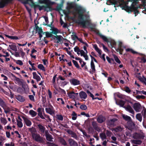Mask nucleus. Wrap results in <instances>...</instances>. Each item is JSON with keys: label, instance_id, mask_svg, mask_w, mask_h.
I'll return each mask as SVG.
<instances>
[{"label": "nucleus", "instance_id": "nucleus-1", "mask_svg": "<svg viewBox=\"0 0 146 146\" xmlns=\"http://www.w3.org/2000/svg\"><path fill=\"white\" fill-rule=\"evenodd\" d=\"M74 9L78 12L79 15L77 23L82 26L83 27H86V25L89 24V21L87 20H84L83 19V13L85 12V11L80 6H78L74 7Z\"/></svg>", "mask_w": 146, "mask_h": 146}, {"label": "nucleus", "instance_id": "nucleus-2", "mask_svg": "<svg viewBox=\"0 0 146 146\" xmlns=\"http://www.w3.org/2000/svg\"><path fill=\"white\" fill-rule=\"evenodd\" d=\"M128 1H131L132 2L131 6L129 7L127 5H125L124 7V9L127 12L129 13L134 11L135 16H136L139 13L138 9L140 8L139 6L135 7L137 4L139 2L138 0H128Z\"/></svg>", "mask_w": 146, "mask_h": 146}, {"label": "nucleus", "instance_id": "nucleus-3", "mask_svg": "<svg viewBox=\"0 0 146 146\" xmlns=\"http://www.w3.org/2000/svg\"><path fill=\"white\" fill-rule=\"evenodd\" d=\"M63 38L62 36L60 35H56L55 36H54L53 37V38L54 40V42L57 43L60 42L62 43L63 42V41L62 39Z\"/></svg>", "mask_w": 146, "mask_h": 146}, {"label": "nucleus", "instance_id": "nucleus-4", "mask_svg": "<svg viewBox=\"0 0 146 146\" xmlns=\"http://www.w3.org/2000/svg\"><path fill=\"white\" fill-rule=\"evenodd\" d=\"M127 125L125 127L129 130H131L135 128V124L132 120L127 122Z\"/></svg>", "mask_w": 146, "mask_h": 146}, {"label": "nucleus", "instance_id": "nucleus-5", "mask_svg": "<svg viewBox=\"0 0 146 146\" xmlns=\"http://www.w3.org/2000/svg\"><path fill=\"white\" fill-rule=\"evenodd\" d=\"M118 120V119L114 118L108 120L106 121L107 125L109 126H113L115 125V122Z\"/></svg>", "mask_w": 146, "mask_h": 146}, {"label": "nucleus", "instance_id": "nucleus-6", "mask_svg": "<svg viewBox=\"0 0 146 146\" xmlns=\"http://www.w3.org/2000/svg\"><path fill=\"white\" fill-rule=\"evenodd\" d=\"M32 137L36 141L42 142L43 141L42 137H41L40 135L37 133L34 135Z\"/></svg>", "mask_w": 146, "mask_h": 146}, {"label": "nucleus", "instance_id": "nucleus-7", "mask_svg": "<svg viewBox=\"0 0 146 146\" xmlns=\"http://www.w3.org/2000/svg\"><path fill=\"white\" fill-rule=\"evenodd\" d=\"M29 5L31 6V7H33L35 8L37 7H38L39 10L40 11L42 9H44V5H43L42 6H40L38 5H36L34 3L32 0H31L30 2Z\"/></svg>", "mask_w": 146, "mask_h": 146}, {"label": "nucleus", "instance_id": "nucleus-8", "mask_svg": "<svg viewBox=\"0 0 146 146\" xmlns=\"http://www.w3.org/2000/svg\"><path fill=\"white\" fill-rule=\"evenodd\" d=\"M92 125L94 129L97 131L100 132L101 130V128L98 126V124L96 121L92 122Z\"/></svg>", "mask_w": 146, "mask_h": 146}, {"label": "nucleus", "instance_id": "nucleus-9", "mask_svg": "<svg viewBox=\"0 0 146 146\" xmlns=\"http://www.w3.org/2000/svg\"><path fill=\"white\" fill-rule=\"evenodd\" d=\"M133 107L136 111L137 112L139 111L141 109V104L138 103H135L133 105Z\"/></svg>", "mask_w": 146, "mask_h": 146}, {"label": "nucleus", "instance_id": "nucleus-10", "mask_svg": "<svg viewBox=\"0 0 146 146\" xmlns=\"http://www.w3.org/2000/svg\"><path fill=\"white\" fill-rule=\"evenodd\" d=\"M68 141L70 146H78L77 142L72 138H69Z\"/></svg>", "mask_w": 146, "mask_h": 146}, {"label": "nucleus", "instance_id": "nucleus-11", "mask_svg": "<svg viewBox=\"0 0 146 146\" xmlns=\"http://www.w3.org/2000/svg\"><path fill=\"white\" fill-rule=\"evenodd\" d=\"M123 108L130 113L134 115L135 112L132 108L129 105H128L127 106H124Z\"/></svg>", "mask_w": 146, "mask_h": 146}, {"label": "nucleus", "instance_id": "nucleus-12", "mask_svg": "<svg viewBox=\"0 0 146 146\" xmlns=\"http://www.w3.org/2000/svg\"><path fill=\"white\" fill-rule=\"evenodd\" d=\"M136 77L141 82H142L146 86V78L144 76H143L142 77L138 75H137Z\"/></svg>", "mask_w": 146, "mask_h": 146}, {"label": "nucleus", "instance_id": "nucleus-13", "mask_svg": "<svg viewBox=\"0 0 146 146\" xmlns=\"http://www.w3.org/2000/svg\"><path fill=\"white\" fill-rule=\"evenodd\" d=\"M106 118L104 117L102 115H100L98 116L97 118V121L98 123H102L105 121Z\"/></svg>", "mask_w": 146, "mask_h": 146}, {"label": "nucleus", "instance_id": "nucleus-14", "mask_svg": "<svg viewBox=\"0 0 146 146\" xmlns=\"http://www.w3.org/2000/svg\"><path fill=\"white\" fill-rule=\"evenodd\" d=\"M68 133L71 135V137L73 138H74L76 139H78V137L76 134L74 132L70 130H68L67 131Z\"/></svg>", "mask_w": 146, "mask_h": 146}, {"label": "nucleus", "instance_id": "nucleus-15", "mask_svg": "<svg viewBox=\"0 0 146 146\" xmlns=\"http://www.w3.org/2000/svg\"><path fill=\"white\" fill-rule=\"evenodd\" d=\"M53 22V21L51 23V24L50 25H48V26L49 27H51V28L50 29V30L52 31L51 33L52 34H54L55 35H56V34L58 33V30L56 28H54V27H51V25L52 24V23Z\"/></svg>", "mask_w": 146, "mask_h": 146}, {"label": "nucleus", "instance_id": "nucleus-16", "mask_svg": "<svg viewBox=\"0 0 146 146\" xmlns=\"http://www.w3.org/2000/svg\"><path fill=\"white\" fill-rule=\"evenodd\" d=\"M70 82L73 85H76L80 84L79 81L75 79H72L70 80Z\"/></svg>", "mask_w": 146, "mask_h": 146}, {"label": "nucleus", "instance_id": "nucleus-17", "mask_svg": "<svg viewBox=\"0 0 146 146\" xmlns=\"http://www.w3.org/2000/svg\"><path fill=\"white\" fill-rule=\"evenodd\" d=\"M22 117L26 125L27 126H29L31 125V122L28 119L24 117Z\"/></svg>", "mask_w": 146, "mask_h": 146}, {"label": "nucleus", "instance_id": "nucleus-18", "mask_svg": "<svg viewBox=\"0 0 146 146\" xmlns=\"http://www.w3.org/2000/svg\"><path fill=\"white\" fill-rule=\"evenodd\" d=\"M80 54L81 56H83L85 58V59L86 60H88V57L87 54V53H85V52L83 50H81L80 51Z\"/></svg>", "mask_w": 146, "mask_h": 146}, {"label": "nucleus", "instance_id": "nucleus-19", "mask_svg": "<svg viewBox=\"0 0 146 146\" xmlns=\"http://www.w3.org/2000/svg\"><path fill=\"white\" fill-rule=\"evenodd\" d=\"M45 110L46 112L52 115L54 113V111L52 108H46Z\"/></svg>", "mask_w": 146, "mask_h": 146}, {"label": "nucleus", "instance_id": "nucleus-20", "mask_svg": "<svg viewBox=\"0 0 146 146\" xmlns=\"http://www.w3.org/2000/svg\"><path fill=\"white\" fill-rule=\"evenodd\" d=\"M124 129L123 126H121V125H119L117 126L116 128L114 129L115 131L116 132L121 131L123 129Z\"/></svg>", "mask_w": 146, "mask_h": 146}, {"label": "nucleus", "instance_id": "nucleus-21", "mask_svg": "<svg viewBox=\"0 0 146 146\" xmlns=\"http://www.w3.org/2000/svg\"><path fill=\"white\" fill-rule=\"evenodd\" d=\"M97 34H98L102 38L104 41L108 42V39L105 36L102 35L99 32L97 33Z\"/></svg>", "mask_w": 146, "mask_h": 146}, {"label": "nucleus", "instance_id": "nucleus-22", "mask_svg": "<svg viewBox=\"0 0 146 146\" xmlns=\"http://www.w3.org/2000/svg\"><path fill=\"white\" fill-rule=\"evenodd\" d=\"M131 142L132 143L138 145L141 144L142 142L141 140H131Z\"/></svg>", "mask_w": 146, "mask_h": 146}, {"label": "nucleus", "instance_id": "nucleus-23", "mask_svg": "<svg viewBox=\"0 0 146 146\" xmlns=\"http://www.w3.org/2000/svg\"><path fill=\"white\" fill-rule=\"evenodd\" d=\"M29 131L31 132L32 136L36 133V129L34 127H32V128H29Z\"/></svg>", "mask_w": 146, "mask_h": 146}, {"label": "nucleus", "instance_id": "nucleus-24", "mask_svg": "<svg viewBox=\"0 0 146 146\" xmlns=\"http://www.w3.org/2000/svg\"><path fill=\"white\" fill-rule=\"evenodd\" d=\"M79 95L81 98L85 99L87 96L86 94L84 92L82 91L79 93Z\"/></svg>", "mask_w": 146, "mask_h": 146}, {"label": "nucleus", "instance_id": "nucleus-25", "mask_svg": "<svg viewBox=\"0 0 146 146\" xmlns=\"http://www.w3.org/2000/svg\"><path fill=\"white\" fill-rule=\"evenodd\" d=\"M44 10L45 11L48 12L51 11L52 10V8L49 4H46L44 5Z\"/></svg>", "mask_w": 146, "mask_h": 146}, {"label": "nucleus", "instance_id": "nucleus-26", "mask_svg": "<svg viewBox=\"0 0 146 146\" xmlns=\"http://www.w3.org/2000/svg\"><path fill=\"white\" fill-rule=\"evenodd\" d=\"M35 27L36 31L37 32L38 34L44 33L42 31V28H39L36 24L35 25Z\"/></svg>", "mask_w": 146, "mask_h": 146}, {"label": "nucleus", "instance_id": "nucleus-27", "mask_svg": "<svg viewBox=\"0 0 146 146\" xmlns=\"http://www.w3.org/2000/svg\"><path fill=\"white\" fill-rule=\"evenodd\" d=\"M33 78L36 79L37 81H39L40 80V78L39 76L35 72L33 73Z\"/></svg>", "mask_w": 146, "mask_h": 146}, {"label": "nucleus", "instance_id": "nucleus-28", "mask_svg": "<svg viewBox=\"0 0 146 146\" xmlns=\"http://www.w3.org/2000/svg\"><path fill=\"white\" fill-rule=\"evenodd\" d=\"M16 98L20 102H23L25 100L24 98L20 95H18L16 96Z\"/></svg>", "mask_w": 146, "mask_h": 146}, {"label": "nucleus", "instance_id": "nucleus-29", "mask_svg": "<svg viewBox=\"0 0 146 146\" xmlns=\"http://www.w3.org/2000/svg\"><path fill=\"white\" fill-rule=\"evenodd\" d=\"M46 139L47 141H52V136L50 135L49 133H46Z\"/></svg>", "mask_w": 146, "mask_h": 146}, {"label": "nucleus", "instance_id": "nucleus-30", "mask_svg": "<svg viewBox=\"0 0 146 146\" xmlns=\"http://www.w3.org/2000/svg\"><path fill=\"white\" fill-rule=\"evenodd\" d=\"M122 117L125 120L128 121L131 120V117L129 116H128L126 115L125 114H123L122 115Z\"/></svg>", "mask_w": 146, "mask_h": 146}, {"label": "nucleus", "instance_id": "nucleus-31", "mask_svg": "<svg viewBox=\"0 0 146 146\" xmlns=\"http://www.w3.org/2000/svg\"><path fill=\"white\" fill-rule=\"evenodd\" d=\"M1 123L4 125H5L7 123V121L6 119L4 117H1L0 119Z\"/></svg>", "mask_w": 146, "mask_h": 146}, {"label": "nucleus", "instance_id": "nucleus-32", "mask_svg": "<svg viewBox=\"0 0 146 146\" xmlns=\"http://www.w3.org/2000/svg\"><path fill=\"white\" fill-rule=\"evenodd\" d=\"M136 119L140 122H141L142 120V116L140 113L137 114L136 116Z\"/></svg>", "mask_w": 146, "mask_h": 146}, {"label": "nucleus", "instance_id": "nucleus-33", "mask_svg": "<svg viewBox=\"0 0 146 146\" xmlns=\"http://www.w3.org/2000/svg\"><path fill=\"white\" fill-rule=\"evenodd\" d=\"M91 69L92 70V72L94 73H95L96 71L95 66L92 60L91 62Z\"/></svg>", "mask_w": 146, "mask_h": 146}, {"label": "nucleus", "instance_id": "nucleus-34", "mask_svg": "<svg viewBox=\"0 0 146 146\" xmlns=\"http://www.w3.org/2000/svg\"><path fill=\"white\" fill-rule=\"evenodd\" d=\"M11 49L13 50L16 51H17V49L16 46L13 44H12L9 45Z\"/></svg>", "mask_w": 146, "mask_h": 146}, {"label": "nucleus", "instance_id": "nucleus-35", "mask_svg": "<svg viewBox=\"0 0 146 146\" xmlns=\"http://www.w3.org/2000/svg\"><path fill=\"white\" fill-rule=\"evenodd\" d=\"M93 47L94 48L95 50L99 53L100 55H101L102 53L101 50L98 47L97 45L96 44H95L93 45Z\"/></svg>", "mask_w": 146, "mask_h": 146}, {"label": "nucleus", "instance_id": "nucleus-36", "mask_svg": "<svg viewBox=\"0 0 146 146\" xmlns=\"http://www.w3.org/2000/svg\"><path fill=\"white\" fill-rule=\"evenodd\" d=\"M75 93L74 92H71L68 94L69 97L71 98L74 99L75 98V96L74 95Z\"/></svg>", "mask_w": 146, "mask_h": 146}, {"label": "nucleus", "instance_id": "nucleus-37", "mask_svg": "<svg viewBox=\"0 0 146 146\" xmlns=\"http://www.w3.org/2000/svg\"><path fill=\"white\" fill-rule=\"evenodd\" d=\"M100 137L102 140H104L106 139V136L105 133H100Z\"/></svg>", "mask_w": 146, "mask_h": 146}, {"label": "nucleus", "instance_id": "nucleus-38", "mask_svg": "<svg viewBox=\"0 0 146 146\" xmlns=\"http://www.w3.org/2000/svg\"><path fill=\"white\" fill-rule=\"evenodd\" d=\"M13 76L14 77H15V80L17 82L18 84H21L22 83V79H21L18 78L16 77L13 75Z\"/></svg>", "mask_w": 146, "mask_h": 146}, {"label": "nucleus", "instance_id": "nucleus-39", "mask_svg": "<svg viewBox=\"0 0 146 146\" xmlns=\"http://www.w3.org/2000/svg\"><path fill=\"white\" fill-rule=\"evenodd\" d=\"M38 126L42 132L43 133L44 132V128L42 125L39 124L38 125Z\"/></svg>", "mask_w": 146, "mask_h": 146}, {"label": "nucleus", "instance_id": "nucleus-40", "mask_svg": "<svg viewBox=\"0 0 146 146\" xmlns=\"http://www.w3.org/2000/svg\"><path fill=\"white\" fill-rule=\"evenodd\" d=\"M125 103V102L124 101L122 100H120L119 101L118 104L120 106L123 107H124L123 106Z\"/></svg>", "mask_w": 146, "mask_h": 146}, {"label": "nucleus", "instance_id": "nucleus-41", "mask_svg": "<svg viewBox=\"0 0 146 146\" xmlns=\"http://www.w3.org/2000/svg\"><path fill=\"white\" fill-rule=\"evenodd\" d=\"M29 113L33 117L35 116L37 114V113L33 110H30Z\"/></svg>", "mask_w": 146, "mask_h": 146}, {"label": "nucleus", "instance_id": "nucleus-42", "mask_svg": "<svg viewBox=\"0 0 146 146\" xmlns=\"http://www.w3.org/2000/svg\"><path fill=\"white\" fill-rule=\"evenodd\" d=\"M133 138L135 139H139V134L137 133H135L133 134Z\"/></svg>", "mask_w": 146, "mask_h": 146}, {"label": "nucleus", "instance_id": "nucleus-43", "mask_svg": "<svg viewBox=\"0 0 146 146\" xmlns=\"http://www.w3.org/2000/svg\"><path fill=\"white\" fill-rule=\"evenodd\" d=\"M17 125L19 127H22L23 126V124L21 122V121H19L17 120Z\"/></svg>", "mask_w": 146, "mask_h": 146}, {"label": "nucleus", "instance_id": "nucleus-44", "mask_svg": "<svg viewBox=\"0 0 146 146\" xmlns=\"http://www.w3.org/2000/svg\"><path fill=\"white\" fill-rule=\"evenodd\" d=\"M38 67L39 69L44 71H45V68L43 66L42 64H39L38 66Z\"/></svg>", "mask_w": 146, "mask_h": 146}, {"label": "nucleus", "instance_id": "nucleus-45", "mask_svg": "<svg viewBox=\"0 0 146 146\" xmlns=\"http://www.w3.org/2000/svg\"><path fill=\"white\" fill-rule=\"evenodd\" d=\"M6 36L11 39H18V38L16 36H9L8 35H6Z\"/></svg>", "mask_w": 146, "mask_h": 146}, {"label": "nucleus", "instance_id": "nucleus-46", "mask_svg": "<svg viewBox=\"0 0 146 146\" xmlns=\"http://www.w3.org/2000/svg\"><path fill=\"white\" fill-rule=\"evenodd\" d=\"M60 141L62 145H66L67 143L64 139L62 138L60 139Z\"/></svg>", "mask_w": 146, "mask_h": 146}, {"label": "nucleus", "instance_id": "nucleus-47", "mask_svg": "<svg viewBox=\"0 0 146 146\" xmlns=\"http://www.w3.org/2000/svg\"><path fill=\"white\" fill-rule=\"evenodd\" d=\"M114 59L115 61L117 63L120 64L121 62L117 56L115 55H113Z\"/></svg>", "mask_w": 146, "mask_h": 146}, {"label": "nucleus", "instance_id": "nucleus-48", "mask_svg": "<svg viewBox=\"0 0 146 146\" xmlns=\"http://www.w3.org/2000/svg\"><path fill=\"white\" fill-rule=\"evenodd\" d=\"M44 33H45L46 36L47 37H51L52 36V34L51 32L50 33H49V32H44L43 33V34H44Z\"/></svg>", "mask_w": 146, "mask_h": 146}, {"label": "nucleus", "instance_id": "nucleus-49", "mask_svg": "<svg viewBox=\"0 0 146 146\" xmlns=\"http://www.w3.org/2000/svg\"><path fill=\"white\" fill-rule=\"evenodd\" d=\"M0 105L3 108L5 106V102L1 99H0Z\"/></svg>", "mask_w": 146, "mask_h": 146}, {"label": "nucleus", "instance_id": "nucleus-50", "mask_svg": "<svg viewBox=\"0 0 146 146\" xmlns=\"http://www.w3.org/2000/svg\"><path fill=\"white\" fill-rule=\"evenodd\" d=\"M80 108L82 110H86L87 109L86 106L84 105H81Z\"/></svg>", "mask_w": 146, "mask_h": 146}, {"label": "nucleus", "instance_id": "nucleus-51", "mask_svg": "<svg viewBox=\"0 0 146 146\" xmlns=\"http://www.w3.org/2000/svg\"><path fill=\"white\" fill-rule=\"evenodd\" d=\"M72 62L76 67L77 68H79V65H78L77 62L76 61L73 60Z\"/></svg>", "mask_w": 146, "mask_h": 146}, {"label": "nucleus", "instance_id": "nucleus-52", "mask_svg": "<svg viewBox=\"0 0 146 146\" xmlns=\"http://www.w3.org/2000/svg\"><path fill=\"white\" fill-rule=\"evenodd\" d=\"M142 115H143V118H146V109H145L142 111Z\"/></svg>", "mask_w": 146, "mask_h": 146}, {"label": "nucleus", "instance_id": "nucleus-53", "mask_svg": "<svg viewBox=\"0 0 146 146\" xmlns=\"http://www.w3.org/2000/svg\"><path fill=\"white\" fill-rule=\"evenodd\" d=\"M87 92L89 94V95L92 98L93 100L94 99V96L92 93H91L89 90H87Z\"/></svg>", "mask_w": 146, "mask_h": 146}, {"label": "nucleus", "instance_id": "nucleus-54", "mask_svg": "<svg viewBox=\"0 0 146 146\" xmlns=\"http://www.w3.org/2000/svg\"><path fill=\"white\" fill-rule=\"evenodd\" d=\"M125 90L128 93H130L131 92V90H130L129 87H125Z\"/></svg>", "mask_w": 146, "mask_h": 146}, {"label": "nucleus", "instance_id": "nucleus-55", "mask_svg": "<svg viewBox=\"0 0 146 146\" xmlns=\"http://www.w3.org/2000/svg\"><path fill=\"white\" fill-rule=\"evenodd\" d=\"M136 97L137 99H140L141 98L144 99L145 98V97L143 96H137Z\"/></svg>", "mask_w": 146, "mask_h": 146}, {"label": "nucleus", "instance_id": "nucleus-56", "mask_svg": "<svg viewBox=\"0 0 146 146\" xmlns=\"http://www.w3.org/2000/svg\"><path fill=\"white\" fill-rule=\"evenodd\" d=\"M145 137L144 134H139V139H143Z\"/></svg>", "mask_w": 146, "mask_h": 146}, {"label": "nucleus", "instance_id": "nucleus-57", "mask_svg": "<svg viewBox=\"0 0 146 146\" xmlns=\"http://www.w3.org/2000/svg\"><path fill=\"white\" fill-rule=\"evenodd\" d=\"M106 134L107 136H110L111 135V132L108 130H107Z\"/></svg>", "mask_w": 146, "mask_h": 146}, {"label": "nucleus", "instance_id": "nucleus-58", "mask_svg": "<svg viewBox=\"0 0 146 146\" xmlns=\"http://www.w3.org/2000/svg\"><path fill=\"white\" fill-rule=\"evenodd\" d=\"M83 135H85V136H86L88 138H89L90 137V135H88L86 132H85L84 131H83Z\"/></svg>", "mask_w": 146, "mask_h": 146}, {"label": "nucleus", "instance_id": "nucleus-59", "mask_svg": "<svg viewBox=\"0 0 146 146\" xmlns=\"http://www.w3.org/2000/svg\"><path fill=\"white\" fill-rule=\"evenodd\" d=\"M58 119L61 121H62L63 119V117L62 115H58L57 116Z\"/></svg>", "mask_w": 146, "mask_h": 146}, {"label": "nucleus", "instance_id": "nucleus-60", "mask_svg": "<svg viewBox=\"0 0 146 146\" xmlns=\"http://www.w3.org/2000/svg\"><path fill=\"white\" fill-rule=\"evenodd\" d=\"M74 7V5L72 3L70 4L68 6V8L69 9L72 8Z\"/></svg>", "mask_w": 146, "mask_h": 146}, {"label": "nucleus", "instance_id": "nucleus-61", "mask_svg": "<svg viewBox=\"0 0 146 146\" xmlns=\"http://www.w3.org/2000/svg\"><path fill=\"white\" fill-rule=\"evenodd\" d=\"M16 63L20 65H22L23 64V63L20 60H18L16 62Z\"/></svg>", "mask_w": 146, "mask_h": 146}, {"label": "nucleus", "instance_id": "nucleus-62", "mask_svg": "<svg viewBox=\"0 0 146 146\" xmlns=\"http://www.w3.org/2000/svg\"><path fill=\"white\" fill-rule=\"evenodd\" d=\"M74 50L75 52H78V51L80 52V50L79 49V48L77 46H76L74 48Z\"/></svg>", "mask_w": 146, "mask_h": 146}, {"label": "nucleus", "instance_id": "nucleus-63", "mask_svg": "<svg viewBox=\"0 0 146 146\" xmlns=\"http://www.w3.org/2000/svg\"><path fill=\"white\" fill-rule=\"evenodd\" d=\"M29 99L32 101H34V97L33 95H29Z\"/></svg>", "mask_w": 146, "mask_h": 146}, {"label": "nucleus", "instance_id": "nucleus-64", "mask_svg": "<svg viewBox=\"0 0 146 146\" xmlns=\"http://www.w3.org/2000/svg\"><path fill=\"white\" fill-rule=\"evenodd\" d=\"M72 39L74 40H75L76 39H78V38L77 36L75 35H72Z\"/></svg>", "mask_w": 146, "mask_h": 146}]
</instances>
